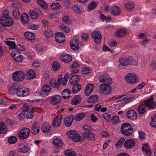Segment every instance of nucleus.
I'll list each match as a JSON object with an SVG mask.
<instances>
[{
  "mask_svg": "<svg viewBox=\"0 0 156 156\" xmlns=\"http://www.w3.org/2000/svg\"><path fill=\"white\" fill-rule=\"evenodd\" d=\"M119 61L120 64L124 66H127L129 65L137 66L138 65L137 60L131 56H123L119 58Z\"/></svg>",
  "mask_w": 156,
  "mask_h": 156,
  "instance_id": "f257e3e1",
  "label": "nucleus"
},
{
  "mask_svg": "<svg viewBox=\"0 0 156 156\" xmlns=\"http://www.w3.org/2000/svg\"><path fill=\"white\" fill-rule=\"evenodd\" d=\"M121 131L122 134L125 136L130 135L133 131V128L128 123H124L121 126Z\"/></svg>",
  "mask_w": 156,
  "mask_h": 156,
  "instance_id": "f03ea898",
  "label": "nucleus"
},
{
  "mask_svg": "<svg viewBox=\"0 0 156 156\" xmlns=\"http://www.w3.org/2000/svg\"><path fill=\"white\" fill-rule=\"evenodd\" d=\"M24 76L25 74L23 71L17 70L13 73L12 78L14 81L16 82H20L23 80Z\"/></svg>",
  "mask_w": 156,
  "mask_h": 156,
  "instance_id": "7ed1b4c3",
  "label": "nucleus"
},
{
  "mask_svg": "<svg viewBox=\"0 0 156 156\" xmlns=\"http://www.w3.org/2000/svg\"><path fill=\"white\" fill-rule=\"evenodd\" d=\"M126 81L129 83H135L138 80V78L136 75L132 73H129L126 75L125 77Z\"/></svg>",
  "mask_w": 156,
  "mask_h": 156,
  "instance_id": "20e7f679",
  "label": "nucleus"
},
{
  "mask_svg": "<svg viewBox=\"0 0 156 156\" xmlns=\"http://www.w3.org/2000/svg\"><path fill=\"white\" fill-rule=\"evenodd\" d=\"M68 137L71 139L75 142H78L80 140L79 134L75 131L70 130L67 133Z\"/></svg>",
  "mask_w": 156,
  "mask_h": 156,
  "instance_id": "39448f33",
  "label": "nucleus"
},
{
  "mask_svg": "<svg viewBox=\"0 0 156 156\" xmlns=\"http://www.w3.org/2000/svg\"><path fill=\"white\" fill-rule=\"evenodd\" d=\"M0 22L3 26L9 27L13 25V20L11 17L5 18L3 17H1L0 19Z\"/></svg>",
  "mask_w": 156,
  "mask_h": 156,
  "instance_id": "423d86ee",
  "label": "nucleus"
},
{
  "mask_svg": "<svg viewBox=\"0 0 156 156\" xmlns=\"http://www.w3.org/2000/svg\"><path fill=\"white\" fill-rule=\"evenodd\" d=\"M30 129L29 128H23L20 130L18 133V136L21 140L27 138L29 135Z\"/></svg>",
  "mask_w": 156,
  "mask_h": 156,
  "instance_id": "0eeeda50",
  "label": "nucleus"
},
{
  "mask_svg": "<svg viewBox=\"0 0 156 156\" xmlns=\"http://www.w3.org/2000/svg\"><path fill=\"white\" fill-rule=\"evenodd\" d=\"M91 37L96 44H100L101 42L102 36L100 31H94L91 33Z\"/></svg>",
  "mask_w": 156,
  "mask_h": 156,
  "instance_id": "6e6552de",
  "label": "nucleus"
},
{
  "mask_svg": "<svg viewBox=\"0 0 156 156\" xmlns=\"http://www.w3.org/2000/svg\"><path fill=\"white\" fill-rule=\"evenodd\" d=\"M100 91L105 94H108L111 92L112 88L111 87L107 84H101L100 85Z\"/></svg>",
  "mask_w": 156,
  "mask_h": 156,
  "instance_id": "1a4fd4ad",
  "label": "nucleus"
},
{
  "mask_svg": "<svg viewBox=\"0 0 156 156\" xmlns=\"http://www.w3.org/2000/svg\"><path fill=\"white\" fill-rule=\"evenodd\" d=\"M6 44L9 47L10 49H23V46L21 44L17 45L16 46L15 42L11 40H8L5 41Z\"/></svg>",
  "mask_w": 156,
  "mask_h": 156,
  "instance_id": "9d476101",
  "label": "nucleus"
},
{
  "mask_svg": "<svg viewBox=\"0 0 156 156\" xmlns=\"http://www.w3.org/2000/svg\"><path fill=\"white\" fill-rule=\"evenodd\" d=\"M29 93V90L27 88L20 87L16 95L19 97L23 98L28 95Z\"/></svg>",
  "mask_w": 156,
  "mask_h": 156,
  "instance_id": "9b49d317",
  "label": "nucleus"
},
{
  "mask_svg": "<svg viewBox=\"0 0 156 156\" xmlns=\"http://www.w3.org/2000/svg\"><path fill=\"white\" fill-rule=\"evenodd\" d=\"M51 90V87L49 85H44L42 87L41 95L43 97H46L50 94Z\"/></svg>",
  "mask_w": 156,
  "mask_h": 156,
  "instance_id": "f8f14e48",
  "label": "nucleus"
},
{
  "mask_svg": "<svg viewBox=\"0 0 156 156\" xmlns=\"http://www.w3.org/2000/svg\"><path fill=\"white\" fill-rule=\"evenodd\" d=\"M19 84L18 83L12 84L8 90V92L10 94H16L17 92L20 88Z\"/></svg>",
  "mask_w": 156,
  "mask_h": 156,
  "instance_id": "ddd939ff",
  "label": "nucleus"
},
{
  "mask_svg": "<svg viewBox=\"0 0 156 156\" xmlns=\"http://www.w3.org/2000/svg\"><path fill=\"white\" fill-rule=\"evenodd\" d=\"M50 103L53 105H55L59 103L61 101V97L56 94L53 95L50 97Z\"/></svg>",
  "mask_w": 156,
  "mask_h": 156,
  "instance_id": "4468645a",
  "label": "nucleus"
},
{
  "mask_svg": "<svg viewBox=\"0 0 156 156\" xmlns=\"http://www.w3.org/2000/svg\"><path fill=\"white\" fill-rule=\"evenodd\" d=\"M145 104L148 108L152 109L154 108L156 106V103L154 101L152 97H151L145 101Z\"/></svg>",
  "mask_w": 156,
  "mask_h": 156,
  "instance_id": "2eb2a0df",
  "label": "nucleus"
},
{
  "mask_svg": "<svg viewBox=\"0 0 156 156\" xmlns=\"http://www.w3.org/2000/svg\"><path fill=\"white\" fill-rule=\"evenodd\" d=\"M99 81L100 82L105 83L108 84H111L112 83V79L106 74L101 76L99 78Z\"/></svg>",
  "mask_w": 156,
  "mask_h": 156,
  "instance_id": "dca6fc26",
  "label": "nucleus"
},
{
  "mask_svg": "<svg viewBox=\"0 0 156 156\" xmlns=\"http://www.w3.org/2000/svg\"><path fill=\"white\" fill-rule=\"evenodd\" d=\"M60 59L63 62L68 63L72 61V56L69 54L64 53L59 57Z\"/></svg>",
  "mask_w": 156,
  "mask_h": 156,
  "instance_id": "f3484780",
  "label": "nucleus"
},
{
  "mask_svg": "<svg viewBox=\"0 0 156 156\" xmlns=\"http://www.w3.org/2000/svg\"><path fill=\"white\" fill-rule=\"evenodd\" d=\"M56 41L58 43H62L65 41V35L63 33L58 32L55 35Z\"/></svg>",
  "mask_w": 156,
  "mask_h": 156,
  "instance_id": "a211bd4d",
  "label": "nucleus"
},
{
  "mask_svg": "<svg viewBox=\"0 0 156 156\" xmlns=\"http://www.w3.org/2000/svg\"><path fill=\"white\" fill-rule=\"evenodd\" d=\"M135 141L132 139H129L126 140L124 144V147L127 149L132 148L135 144Z\"/></svg>",
  "mask_w": 156,
  "mask_h": 156,
  "instance_id": "6ab92c4d",
  "label": "nucleus"
},
{
  "mask_svg": "<svg viewBox=\"0 0 156 156\" xmlns=\"http://www.w3.org/2000/svg\"><path fill=\"white\" fill-rule=\"evenodd\" d=\"M74 119V117L72 115H70L65 117L64 119V122L66 126L68 127L71 126Z\"/></svg>",
  "mask_w": 156,
  "mask_h": 156,
  "instance_id": "aec40b11",
  "label": "nucleus"
},
{
  "mask_svg": "<svg viewBox=\"0 0 156 156\" xmlns=\"http://www.w3.org/2000/svg\"><path fill=\"white\" fill-rule=\"evenodd\" d=\"M62 119V116L61 115H59L55 117L53 120L52 123L53 126L55 127L60 126L61 124Z\"/></svg>",
  "mask_w": 156,
  "mask_h": 156,
  "instance_id": "412c9836",
  "label": "nucleus"
},
{
  "mask_svg": "<svg viewBox=\"0 0 156 156\" xmlns=\"http://www.w3.org/2000/svg\"><path fill=\"white\" fill-rule=\"evenodd\" d=\"M121 12L120 9L117 6L113 5L111 8V13L113 16L119 15L121 13Z\"/></svg>",
  "mask_w": 156,
  "mask_h": 156,
  "instance_id": "4be33fe9",
  "label": "nucleus"
},
{
  "mask_svg": "<svg viewBox=\"0 0 156 156\" xmlns=\"http://www.w3.org/2000/svg\"><path fill=\"white\" fill-rule=\"evenodd\" d=\"M35 72L33 70L29 69L27 70L26 76L27 79L28 80L32 79L36 77Z\"/></svg>",
  "mask_w": 156,
  "mask_h": 156,
  "instance_id": "5701e85b",
  "label": "nucleus"
},
{
  "mask_svg": "<svg viewBox=\"0 0 156 156\" xmlns=\"http://www.w3.org/2000/svg\"><path fill=\"white\" fill-rule=\"evenodd\" d=\"M51 129L50 124L49 122L43 123L41 126V130L42 132L45 133H48Z\"/></svg>",
  "mask_w": 156,
  "mask_h": 156,
  "instance_id": "b1692460",
  "label": "nucleus"
},
{
  "mask_svg": "<svg viewBox=\"0 0 156 156\" xmlns=\"http://www.w3.org/2000/svg\"><path fill=\"white\" fill-rule=\"evenodd\" d=\"M127 116L128 119L131 120H134L137 118L136 114L134 110H129L127 113Z\"/></svg>",
  "mask_w": 156,
  "mask_h": 156,
  "instance_id": "393cba45",
  "label": "nucleus"
},
{
  "mask_svg": "<svg viewBox=\"0 0 156 156\" xmlns=\"http://www.w3.org/2000/svg\"><path fill=\"white\" fill-rule=\"evenodd\" d=\"M94 88V85L92 84H88L86 86L85 93L87 96H89L92 93Z\"/></svg>",
  "mask_w": 156,
  "mask_h": 156,
  "instance_id": "a878e982",
  "label": "nucleus"
},
{
  "mask_svg": "<svg viewBox=\"0 0 156 156\" xmlns=\"http://www.w3.org/2000/svg\"><path fill=\"white\" fill-rule=\"evenodd\" d=\"M39 13H41V12L39 9H36L35 10L29 12L30 17L33 19H37L38 16V14H39Z\"/></svg>",
  "mask_w": 156,
  "mask_h": 156,
  "instance_id": "bb28decb",
  "label": "nucleus"
},
{
  "mask_svg": "<svg viewBox=\"0 0 156 156\" xmlns=\"http://www.w3.org/2000/svg\"><path fill=\"white\" fill-rule=\"evenodd\" d=\"M72 8L76 13L78 14L82 13L83 9V8L81 5L77 4L74 5Z\"/></svg>",
  "mask_w": 156,
  "mask_h": 156,
  "instance_id": "cd10ccee",
  "label": "nucleus"
},
{
  "mask_svg": "<svg viewBox=\"0 0 156 156\" xmlns=\"http://www.w3.org/2000/svg\"><path fill=\"white\" fill-rule=\"evenodd\" d=\"M142 149L144 154L147 156H150L151 155V151L147 144H143L142 146Z\"/></svg>",
  "mask_w": 156,
  "mask_h": 156,
  "instance_id": "c85d7f7f",
  "label": "nucleus"
},
{
  "mask_svg": "<svg viewBox=\"0 0 156 156\" xmlns=\"http://www.w3.org/2000/svg\"><path fill=\"white\" fill-rule=\"evenodd\" d=\"M40 126L38 123H34L32 126L31 130L32 133L34 135L38 133L40 131Z\"/></svg>",
  "mask_w": 156,
  "mask_h": 156,
  "instance_id": "c756f323",
  "label": "nucleus"
},
{
  "mask_svg": "<svg viewBox=\"0 0 156 156\" xmlns=\"http://www.w3.org/2000/svg\"><path fill=\"white\" fill-rule=\"evenodd\" d=\"M70 45L71 49H79V48L78 41L76 39H73L70 41Z\"/></svg>",
  "mask_w": 156,
  "mask_h": 156,
  "instance_id": "7c9ffc66",
  "label": "nucleus"
},
{
  "mask_svg": "<svg viewBox=\"0 0 156 156\" xmlns=\"http://www.w3.org/2000/svg\"><path fill=\"white\" fill-rule=\"evenodd\" d=\"M81 97L79 95H75L71 101L72 105H76L79 104L81 101Z\"/></svg>",
  "mask_w": 156,
  "mask_h": 156,
  "instance_id": "2f4dec72",
  "label": "nucleus"
},
{
  "mask_svg": "<svg viewBox=\"0 0 156 156\" xmlns=\"http://www.w3.org/2000/svg\"><path fill=\"white\" fill-rule=\"evenodd\" d=\"M135 98H136L134 97H129L128 98H126L124 101L120 104V107H123L127 104L133 101Z\"/></svg>",
  "mask_w": 156,
  "mask_h": 156,
  "instance_id": "473e14b6",
  "label": "nucleus"
},
{
  "mask_svg": "<svg viewBox=\"0 0 156 156\" xmlns=\"http://www.w3.org/2000/svg\"><path fill=\"white\" fill-rule=\"evenodd\" d=\"M79 80V76L75 75L72 76L69 79V82L71 85H74L77 83Z\"/></svg>",
  "mask_w": 156,
  "mask_h": 156,
  "instance_id": "72a5a7b5",
  "label": "nucleus"
},
{
  "mask_svg": "<svg viewBox=\"0 0 156 156\" xmlns=\"http://www.w3.org/2000/svg\"><path fill=\"white\" fill-rule=\"evenodd\" d=\"M53 143L54 145L58 148L61 147L63 145L62 141L60 139L58 138L54 140Z\"/></svg>",
  "mask_w": 156,
  "mask_h": 156,
  "instance_id": "f704fd0d",
  "label": "nucleus"
},
{
  "mask_svg": "<svg viewBox=\"0 0 156 156\" xmlns=\"http://www.w3.org/2000/svg\"><path fill=\"white\" fill-rule=\"evenodd\" d=\"M98 95L94 94L91 95L87 100V102L89 103H94L98 101Z\"/></svg>",
  "mask_w": 156,
  "mask_h": 156,
  "instance_id": "c9c22d12",
  "label": "nucleus"
},
{
  "mask_svg": "<svg viewBox=\"0 0 156 156\" xmlns=\"http://www.w3.org/2000/svg\"><path fill=\"white\" fill-rule=\"evenodd\" d=\"M7 127L3 122H0V133L4 134L7 131Z\"/></svg>",
  "mask_w": 156,
  "mask_h": 156,
  "instance_id": "e433bc0d",
  "label": "nucleus"
},
{
  "mask_svg": "<svg viewBox=\"0 0 156 156\" xmlns=\"http://www.w3.org/2000/svg\"><path fill=\"white\" fill-rule=\"evenodd\" d=\"M58 81L54 79H51L50 81V84L53 88H58L59 86V83Z\"/></svg>",
  "mask_w": 156,
  "mask_h": 156,
  "instance_id": "4c0bfd02",
  "label": "nucleus"
},
{
  "mask_svg": "<svg viewBox=\"0 0 156 156\" xmlns=\"http://www.w3.org/2000/svg\"><path fill=\"white\" fill-rule=\"evenodd\" d=\"M18 150L20 152L25 153L28 151L29 148L23 144H20L19 146Z\"/></svg>",
  "mask_w": 156,
  "mask_h": 156,
  "instance_id": "58836bf2",
  "label": "nucleus"
},
{
  "mask_svg": "<svg viewBox=\"0 0 156 156\" xmlns=\"http://www.w3.org/2000/svg\"><path fill=\"white\" fill-rule=\"evenodd\" d=\"M24 35L25 38L30 40H34L35 37V35L34 33L30 32H26Z\"/></svg>",
  "mask_w": 156,
  "mask_h": 156,
  "instance_id": "ea45409f",
  "label": "nucleus"
},
{
  "mask_svg": "<svg viewBox=\"0 0 156 156\" xmlns=\"http://www.w3.org/2000/svg\"><path fill=\"white\" fill-rule=\"evenodd\" d=\"M21 20L23 24H26L29 20V17L28 15L24 13L22 14L21 17Z\"/></svg>",
  "mask_w": 156,
  "mask_h": 156,
  "instance_id": "a19ab883",
  "label": "nucleus"
},
{
  "mask_svg": "<svg viewBox=\"0 0 156 156\" xmlns=\"http://www.w3.org/2000/svg\"><path fill=\"white\" fill-rule=\"evenodd\" d=\"M70 91L69 89H64L62 92L63 98L65 99L68 98L70 96Z\"/></svg>",
  "mask_w": 156,
  "mask_h": 156,
  "instance_id": "79ce46f5",
  "label": "nucleus"
},
{
  "mask_svg": "<svg viewBox=\"0 0 156 156\" xmlns=\"http://www.w3.org/2000/svg\"><path fill=\"white\" fill-rule=\"evenodd\" d=\"M125 8L128 10H131L134 7V5L133 2L128 1L125 4Z\"/></svg>",
  "mask_w": 156,
  "mask_h": 156,
  "instance_id": "37998d69",
  "label": "nucleus"
},
{
  "mask_svg": "<svg viewBox=\"0 0 156 156\" xmlns=\"http://www.w3.org/2000/svg\"><path fill=\"white\" fill-rule=\"evenodd\" d=\"M84 137L88 138L92 140H94L95 135L94 133H83L82 134Z\"/></svg>",
  "mask_w": 156,
  "mask_h": 156,
  "instance_id": "c03bdc74",
  "label": "nucleus"
},
{
  "mask_svg": "<svg viewBox=\"0 0 156 156\" xmlns=\"http://www.w3.org/2000/svg\"><path fill=\"white\" fill-rule=\"evenodd\" d=\"M86 116L85 113L83 112L76 115L74 117V119L76 121H79L83 118Z\"/></svg>",
  "mask_w": 156,
  "mask_h": 156,
  "instance_id": "a18cd8bd",
  "label": "nucleus"
},
{
  "mask_svg": "<svg viewBox=\"0 0 156 156\" xmlns=\"http://www.w3.org/2000/svg\"><path fill=\"white\" fill-rule=\"evenodd\" d=\"M150 126L154 128H156V114L152 116L150 122Z\"/></svg>",
  "mask_w": 156,
  "mask_h": 156,
  "instance_id": "49530a36",
  "label": "nucleus"
},
{
  "mask_svg": "<svg viewBox=\"0 0 156 156\" xmlns=\"http://www.w3.org/2000/svg\"><path fill=\"white\" fill-rule=\"evenodd\" d=\"M126 33V30L125 29H121L117 30L115 34L118 36H122L125 35Z\"/></svg>",
  "mask_w": 156,
  "mask_h": 156,
  "instance_id": "de8ad7c7",
  "label": "nucleus"
},
{
  "mask_svg": "<svg viewBox=\"0 0 156 156\" xmlns=\"http://www.w3.org/2000/svg\"><path fill=\"white\" fill-rule=\"evenodd\" d=\"M58 81L62 85L65 86L67 83V81L63 78L62 77V76L61 75H59L58 78Z\"/></svg>",
  "mask_w": 156,
  "mask_h": 156,
  "instance_id": "09e8293b",
  "label": "nucleus"
},
{
  "mask_svg": "<svg viewBox=\"0 0 156 156\" xmlns=\"http://www.w3.org/2000/svg\"><path fill=\"white\" fill-rule=\"evenodd\" d=\"M12 16L15 19L18 20L20 17V13L18 10H14L12 11Z\"/></svg>",
  "mask_w": 156,
  "mask_h": 156,
  "instance_id": "8fccbe9b",
  "label": "nucleus"
},
{
  "mask_svg": "<svg viewBox=\"0 0 156 156\" xmlns=\"http://www.w3.org/2000/svg\"><path fill=\"white\" fill-rule=\"evenodd\" d=\"M37 3L44 9H47L48 6L46 3L43 0H37Z\"/></svg>",
  "mask_w": 156,
  "mask_h": 156,
  "instance_id": "3c124183",
  "label": "nucleus"
},
{
  "mask_svg": "<svg viewBox=\"0 0 156 156\" xmlns=\"http://www.w3.org/2000/svg\"><path fill=\"white\" fill-rule=\"evenodd\" d=\"M76 153L74 151L69 149L66 150L64 152V154L66 156H75L76 155Z\"/></svg>",
  "mask_w": 156,
  "mask_h": 156,
  "instance_id": "603ef678",
  "label": "nucleus"
},
{
  "mask_svg": "<svg viewBox=\"0 0 156 156\" xmlns=\"http://www.w3.org/2000/svg\"><path fill=\"white\" fill-rule=\"evenodd\" d=\"M112 123L114 125L118 124L120 122L119 117L118 116H114L112 117L111 120Z\"/></svg>",
  "mask_w": 156,
  "mask_h": 156,
  "instance_id": "864d4df0",
  "label": "nucleus"
},
{
  "mask_svg": "<svg viewBox=\"0 0 156 156\" xmlns=\"http://www.w3.org/2000/svg\"><path fill=\"white\" fill-rule=\"evenodd\" d=\"M81 89V86L80 84L74 85L72 88V92L75 94L77 93Z\"/></svg>",
  "mask_w": 156,
  "mask_h": 156,
  "instance_id": "5fc2aeb1",
  "label": "nucleus"
},
{
  "mask_svg": "<svg viewBox=\"0 0 156 156\" xmlns=\"http://www.w3.org/2000/svg\"><path fill=\"white\" fill-rule=\"evenodd\" d=\"M125 140V139L122 137L120 138L115 144V147L117 148H120Z\"/></svg>",
  "mask_w": 156,
  "mask_h": 156,
  "instance_id": "6e6d98bb",
  "label": "nucleus"
},
{
  "mask_svg": "<svg viewBox=\"0 0 156 156\" xmlns=\"http://www.w3.org/2000/svg\"><path fill=\"white\" fill-rule=\"evenodd\" d=\"M146 109L145 106L143 105H140L138 109L139 113L140 114H144L146 111Z\"/></svg>",
  "mask_w": 156,
  "mask_h": 156,
  "instance_id": "4d7b16f0",
  "label": "nucleus"
},
{
  "mask_svg": "<svg viewBox=\"0 0 156 156\" xmlns=\"http://www.w3.org/2000/svg\"><path fill=\"white\" fill-rule=\"evenodd\" d=\"M53 70L54 71H57L60 67V65L57 62H54L52 64Z\"/></svg>",
  "mask_w": 156,
  "mask_h": 156,
  "instance_id": "13d9d810",
  "label": "nucleus"
},
{
  "mask_svg": "<svg viewBox=\"0 0 156 156\" xmlns=\"http://www.w3.org/2000/svg\"><path fill=\"white\" fill-rule=\"evenodd\" d=\"M127 97V96L124 94H123L122 95L119 96L116 98L115 99V102H118L120 101H122L125 100Z\"/></svg>",
  "mask_w": 156,
  "mask_h": 156,
  "instance_id": "bf43d9fd",
  "label": "nucleus"
},
{
  "mask_svg": "<svg viewBox=\"0 0 156 156\" xmlns=\"http://www.w3.org/2000/svg\"><path fill=\"white\" fill-rule=\"evenodd\" d=\"M8 141L10 144H14L16 142L17 138L14 136H11L8 138Z\"/></svg>",
  "mask_w": 156,
  "mask_h": 156,
  "instance_id": "052dcab7",
  "label": "nucleus"
},
{
  "mask_svg": "<svg viewBox=\"0 0 156 156\" xmlns=\"http://www.w3.org/2000/svg\"><path fill=\"white\" fill-rule=\"evenodd\" d=\"M59 28L66 33H69L70 31V28L63 25H61L59 26Z\"/></svg>",
  "mask_w": 156,
  "mask_h": 156,
  "instance_id": "680f3d73",
  "label": "nucleus"
},
{
  "mask_svg": "<svg viewBox=\"0 0 156 156\" xmlns=\"http://www.w3.org/2000/svg\"><path fill=\"white\" fill-rule=\"evenodd\" d=\"M44 35L47 38L51 37L53 35L52 31L50 30H47L44 32Z\"/></svg>",
  "mask_w": 156,
  "mask_h": 156,
  "instance_id": "e2e57ef3",
  "label": "nucleus"
},
{
  "mask_svg": "<svg viewBox=\"0 0 156 156\" xmlns=\"http://www.w3.org/2000/svg\"><path fill=\"white\" fill-rule=\"evenodd\" d=\"M60 7L59 4L58 3H53L50 5L51 8L53 10H57Z\"/></svg>",
  "mask_w": 156,
  "mask_h": 156,
  "instance_id": "0e129e2a",
  "label": "nucleus"
},
{
  "mask_svg": "<svg viewBox=\"0 0 156 156\" xmlns=\"http://www.w3.org/2000/svg\"><path fill=\"white\" fill-rule=\"evenodd\" d=\"M62 20L64 22L67 24H70L71 23V21L69 19L68 16H65L63 17Z\"/></svg>",
  "mask_w": 156,
  "mask_h": 156,
  "instance_id": "69168bd1",
  "label": "nucleus"
},
{
  "mask_svg": "<svg viewBox=\"0 0 156 156\" xmlns=\"http://www.w3.org/2000/svg\"><path fill=\"white\" fill-rule=\"evenodd\" d=\"M90 69L87 67H83L82 68V72L84 74H87L90 72Z\"/></svg>",
  "mask_w": 156,
  "mask_h": 156,
  "instance_id": "338daca9",
  "label": "nucleus"
},
{
  "mask_svg": "<svg viewBox=\"0 0 156 156\" xmlns=\"http://www.w3.org/2000/svg\"><path fill=\"white\" fill-rule=\"evenodd\" d=\"M9 12L7 9L4 10L3 12L2 15V16L1 17H3L4 18L9 17Z\"/></svg>",
  "mask_w": 156,
  "mask_h": 156,
  "instance_id": "774afa93",
  "label": "nucleus"
}]
</instances>
